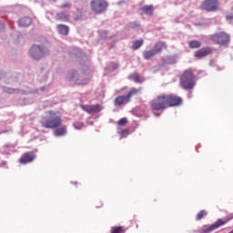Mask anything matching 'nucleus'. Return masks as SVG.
I'll return each mask as SVG.
<instances>
[{
	"instance_id": "a211bd4d",
	"label": "nucleus",
	"mask_w": 233,
	"mask_h": 233,
	"mask_svg": "<svg viewBox=\"0 0 233 233\" xmlns=\"http://www.w3.org/2000/svg\"><path fill=\"white\" fill-rule=\"evenodd\" d=\"M154 56H157V55L155 53V51L153 49L145 51L143 53V57L146 60L152 59V57H154Z\"/></svg>"
},
{
	"instance_id": "f8f14e48",
	"label": "nucleus",
	"mask_w": 233,
	"mask_h": 233,
	"mask_svg": "<svg viewBox=\"0 0 233 233\" xmlns=\"http://www.w3.org/2000/svg\"><path fill=\"white\" fill-rule=\"evenodd\" d=\"M167 43L165 42H157L153 47L155 54H161L163 50H167Z\"/></svg>"
},
{
	"instance_id": "7ed1b4c3",
	"label": "nucleus",
	"mask_w": 233,
	"mask_h": 233,
	"mask_svg": "<svg viewBox=\"0 0 233 233\" xmlns=\"http://www.w3.org/2000/svg\"><path fill=\"white\" fill-rule=\"evenodd\" d=\"M151 110L159 112L160 110H167L168 108L167 102V94H160L156 98L149 102Z\"/></svg>"
},
{
	"instance_id": "39448f33",
	"label": "nucleus",
	"mask_w": 233,
	"mask_h": 233,
	"mask_svg": "<svg viewBox=\"0 0 233 233\" xmlns=\"http://www.w3.org/2000/svg\"><path fill=\"white\" fill-rule=\"evenodd\" d=\"M29 54L33 59H43L46 54H48V51L45 47H42L41 46H33L29 51Z\"/></svg>"
},
{
	"instance_id": "a878e982",
	"label": "nucleus",
	"mask_w": 233,
	"mask_h": 233,
	"mask_svg": "<svg viewBox=\"0 0 233 233\" xmlns=\"http://www.w3.org/2000/svg\"><path fill=\"white\" fill-rule=\"evenodd\" d=\"M74 128H76V130H81V128H83L84 125L83 122H75L73 124Z\"/></svg>"
},
{
	"instance_id": "412c9836",
	"label": "nucleus",
	"mask_w": 233,
	"mask_h": 233,
	"mask_svg": "<svg viewBox=\"0 0 233 233\" xmlns=\"http://www.w3.org/2000/svg\"><path fill=\"white\" fill-rule=\"evenodd\" d=\"M139 92H141V87H139L138 89L136 87L131 88V90L127 95V98H129V101L131 97H133V96H137V94H139Z\"/></svg>"
},
{
	"instance_id": "f257e3e1",
	"label": "nucleus",
	"mask_w": 233,
	"mask_h": 233,
	"mask_svg": "<svg viewBox=\"0 0 233 233\" xmlns=\"http://www.w3.org/2000/svg\"><path fill=\"white\" fill-rule=\"evenodd\" d=\"M61 125H63V117H61L59 112L54 110L46 111V116L42 117L41 121L43 128L55 130V128H59Z\"/></svg>"
},
{
	"instance_id": "9b49d317",
	"label": "nucleus",
	"mask_w": 233,
	"mask_h": 233,
	"mask_svg": "<svg viewBox=\"0 0 233 233\" xmlns=\"http://www.w3.org/2000/svg\"><path fill=\"white\" fill-rule=\"evenodd\" d=\"M81 108L85 112H87V114H97L101 112V110H103V107H101L99 104L92 105V106L85 105V106H81Z\"/></svg>"
},
{
	"instance_id": "f03ea898",
	"label": "nucleus",
	"mask_w": 233,
	"mask_h": 233,
	"mask_svg": "<svg viewBox=\"0 0 233 233\" xmlns=\"http://www.w3.org/2000/svg\"><path fill=\"white\" fill-rule=\"evenodd\" d=\"M196 76L192 70L187 69L180 76V86L184 88V90H192L194 86H196Z\"/></svg>"
},
{
	"instance_id": "473e14b6",
	"label": "nucleus",
	"mask_w": 233,
	"mask_h": 233,
	"mask_svg": "<svg viewBox=\"0 0 233 233\" xmlns=\"http://www.w3.org/2000/svg\"><path fill=\"white\" fill-rule=\"evenodd\" d=\"M73 185H77V182H74Z\"/></svg>"
},
{
	"instance_id": "9d476101",
	"label": "nucleus",
	"mask_w": 233,
	"mask_h": 233,
	"mask_svg": "<svg viewBox=\"0 0 233 233\" xmlns=\"http://www.w3.org/2000/svg\"><path fill=\"white\" fill-rule=\"evenodd\" d=\"M35 159V154L33 151L25 152L19 158V163L21 165H26L28 163H32Z\"/></svg>"
},
{
	"instance_id": "7c9ffc66",
	"label": "nucleus",
	"mask_w": 233,
	"mask_h": 233,
	"mask_svg": "<svg viewBox=\"0 0 233 233\" xmlns=\"http://www.w3.org/2000/svg\"><path fill=\"white\" fill-rule=\"evenodd\" d=\"M7 131H1L0 134H6Z\"/></svg>"
},
{
	"instance_id": "0eeeda50",
	"label": "nucleus",
	"mask_w": 233,
	"mask_h": 233,
	"mask_svg": "<svg viewBox=\"0 0 233 233\" xmlns=\"http://www.w3.org/2000/svg\"><path fill=\"white\" fill-rule=\"evenodd\" d=\"M166 97L167 102V108L180 106V105H183V98H181V96H178L177 95L169 94L166 95Z\"/></svg>"
},
{
	"instance_id": "4468645a",
	"label": "nucleus",
	"mask_w": 233,
	"mask_h": 233,
	"mask_svg": "<svg viewBox=\"0 0 233 233\" xmlns=\"http://www.w3.org/2000/svg\"><path fill=\"white\" fill-rule=\"evenodd\" d=\"M66 130H67L66 126L58 127L54 131V136H56V137H61L63 136H66Z\"/></svg>"
},
{
	"instance_id": "6e6552de",
	"label": "nucleus",
	"mask_w": 233,
	"mask_h": 233,
	"mask_svg": "<svg viewBox=\"0 0 233 233\" xmlns=\"http://www.w3.org/2000/svg\"><path fill=\"white\" fill-rule=\"evenodd\" d=\"M231 219L232 218H226V219L218 218L214 224L209 226L208 228L203 229L202 233L214 232V230H218V228L227 225V223H228V221H230Z\"/></svg>"
},
{
	"instance_id": "f3484780",
	"label": "nucleus",
	"mask_w": 233,
	"mask_h": 233,
	"mask_svg": "<svg viewBox=\"0 0 233 233\" xmlns=\"http://www.w3.org/2000/svg\"><path fill=\"white\" fill-rule=\"evenodd\" d=\"M56 28L58 34H61V35H66L70 32V28L65 25H58Z\"/></svg>"
},
{
	"instance_id": "2eb2a0df",
	"label": "nucleus",
	"mask_w": 233,
	"mask_h": 233,
	"mask_svg": "<svg viewBox=\"0 0 233 233\" xmlns=\"http://www.w3.org/2000/svg\"><path fill=\"white\" fill-rule=\"evenodd\" d=\"M208 54H210V48L204 47L195 53V57H206Z\"/></svg>"
},
{
	"instance_id": "393cba45",
	"label": "nucleus",
	"mask_w": 233,
	"mask_h": 233,
	"mask_svg": "<svg viewBox=\"0 0 233 233\" xmlns=\"http://www.w3.org/2000/svg\"><path fill=\"white\" fill-rule=\"evenodd\" d=\"M111 233H125L123 227L113 228Z\"/></svg>"
},
{
	"instance_id": "ddd939ff",
	"label": "nucleus",
	"mask_w": 233,
	"mask_h": 233,
	"mask_svg": "<svg viewBox=\"0 0 233 233\" xmlns=\"http://www.w3.org/2000/svg\"><path fill=\"white\" fill-rule=\"evenodd\" d=\"M127 103H130V100H129L127 95L119 96L115 99V105L116 106H121V105H127Z\"/></svg>"
},
{
	"instance_id": "aec40b11",
	"label": "nucleus",
	"mask_w": 233,
	"mask_h": 233,
	"mask_svg": "<svg viewBox=\"0 0 233 233\" xmlns=\"http://www.w3.org/2000/svg\"><path fill=\"white\" fill-rule=\"evenodd\" d=\"M144 43L145 41H143V39L134 41L132 46V50H139V48H141Z\"/></svg>"
},
{
	"instance_id": "2f4dec72",
	"label": "nucleus",
	"mask_w": 233,
	"mask_h": 233,
	"mask_svg": "<svg viewBox=\"0 0 233 233\" xmlns=\"http://www.w3.org/2000/svg\"><path fill=\"white\" fill-rule=\"evenodd\" d=\"M3 26V23L0 22V27Z\"/></svg>"
},
{
	"instance_id": "cd10ccee",
	"label": "nucleus",
	"mask_w": 233,
	"mask_h": 233,
	"mask_svg": "<svg viewBox=\"0 0 233 233\" xmlns=\"http://www.w3.org/2000/svg\"><path fill=\"white\" fill-rule=\"evenodd\" d=\"M127 123H128V120L127 118H121L118 122L117 125L119 127H123L125 125H127Z\"/></svg>"
},
{
	"instance_id": "b1692460",
	"label": "nucleus",
	"mask_w": 233,
	"mask_h": 233,
	"mask_svg": "<svg viewBox=\"0 0 233 233\" xmlns=\"http://www.w3.org/2000/svg\"><path fill=\"white\" fill-rule=\"evenodd\" d=\"M131 79L135 82V83H141V77L139 76V75L137 73H135L131 76Z\"/></svg>"
},
{
	"instance_id": "423d86ee",
	"label": "nucleus",
	"mask_w": 233,
	"mask_h": 233,
	"mask_svg": "<svg viewBox=\"0 0 233 233\" xmlns=\"http://www.w3.org/2000/svg\"><path fill=\"white\" fill-rule=\"evenodd\" d=\"M211 41H214L216 45H227L230 41V35L228 34L221 32L210 36Z\"/></svg>"
},
{
	"instance_id": "5701e85b",
	"label": "nucleus",
	"mask_w": 233,
	"mask_h": 233,
	"mask_svg": "<svg viewBox=\"0 0 233 233\" xmlns=\"http://www.w3.org/2000/svg\"><path fill=\"white\" fill-rule=\"evenodd\" d=\"M208 213L206 210H200L196 217L197 221H201L202 218H205V216H207Z\"/></svg>"
},
{
	"instance_id": "6ab92c4d",
	"label": "nucleus",
	"mask_w": 233,
	"mask_h": 233,
	"mask_svg": "<svg viewBox=\"0 0 233 233\" xmlns=\"http://www.w3.org/2000/svg\"><path fill=\"white\" fill-rule=\"evenodd\" d=\"M142 12L147 15H152V14H154V5H146L142 7Z\"/></svg>"
},
{
	"instance_id": "4be33fe9",
	"label": "nucleus",
	"mask_w": 233,
	"mask_h": 233,
	"mask_svg": "<svg viewBox=\"0 0 233 233\" xmlns=\"http://www.w3.org/2000/svg\"><path fill=\"white\" fill-rule=\"evenodd\" d=\"M189 48H199L201 46V42L198 40H192L188 43Z\"/></svg>"
},
{
	"instance_id": "20e7f679",
	"label": "nucleus",
	"mask_w": 233,
	"mask_h": 233,
	"mask_svg": "<svg viewBox=\"0 0 233 233\" xmlns=\"http://www.w3.org/2000/svg\"><path fill=\"white\" fill-rule=\"evenodd\" d=\"M91 10L94 14H103L108 8V3L105 0H92L90 3Z\"/></svg>"
},
{
	"instance_id": "dca6fc26",
	"label": "nucleus",
	"mask_w": 233,
	"mask_h": 233,
	"mask_svg": "<svg viewBox=\"0 0 233 233\" xmlns=\"http://www.w3.org/2000/svg\"><path fill=\"white\" fill-rule=\"evenodd\" d=\"M19 26H30L32 25V18L25 16L18 20Z\"/></svg>"
},
{
	"instance_id": "c756f323",
	"label": "nucleus",
	"mask_w": 233,
	"mask_h": 233,
	"mask_svg": "<svg viewBox=\"0 0 233 233\" xmlns=\"http://www.w3.org/2000/svg\"><path fill=\"white\" fill-rule=\"evenodd\" d=\"M137 26H139V24H137L136 22L131 23V28H136Z\"/></svg>"
},
{
	"instance_id": "c85d7f7f",
	"label": "nucleus",
	"mask_w": 233,
	"mask_h": 233,
	"mask_svg": "<svg viewBox=\"0 0 233 233\" xmlns=\"http://www.w3.org/2000/svg\"><path fill=\"white\" fill-rule=\"evenodd\" d=\"M71 7H72V5H70V3H66L61 5V8H71Z\"/></svg>"
},
{
	"instance_id": "bb28decb",
	"label": "nucleus",
	"mask_w": 233,
	"mask_h": 233,
	"mask_svg": "<svg viewBox=\"0 0 233 233\" xmlns=\"http://www.w3.org/2000/svg\"><path fill=\"white\" fill-rule=\"evenodd\" d=\"M4 92H5V94H14L15 89L12 87H4Z\"/></svg>"
},
{
	"instance_id": "1a4fd4ad",
	"label": "nucleus",
	"mask_w": 233,
	"mask_h": 233,
	"mask_svg": "<svg viewBox=\"0 0 233 233\" xmlns=\"http://www.w3.org/2000/svg\"><path fill=\"white\" fill-rule=\"evenodd\" d=\"M219 3L218 0H205L201 4L202 10H206L207 12H216Z\"/></svg>"
}]
</instances>
